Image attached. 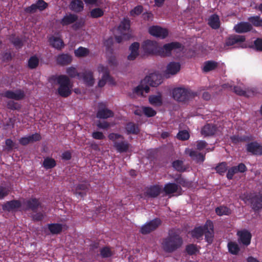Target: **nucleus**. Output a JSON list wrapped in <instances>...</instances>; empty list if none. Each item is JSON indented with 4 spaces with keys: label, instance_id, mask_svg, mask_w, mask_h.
I'll use <instances>...</instances> for the list:
<instances>
[{
    "label": "nucleus",
    "instance_id": "55",
    "mask_svg": "<svg viewBox=\"0 0 262 262\" xmlns=\"http://www.w3.org/2000/svg\"><path fill=\"white\" fill-rule=\"evenodd\" d=\"M143 11V7L141 5H138L132 9L130 12V15L133 17L139 15Z\"/></svg>",
    "mask_w": 262,
    "mask_h": 262
},
{
    "label": "nucleus",
    "instance_id": "39",
    "mask_svg": "<svg viewBox=\"0 0 262 262\" xmlns=\"http://www.w3.org/2000/svg\"><path fill=\"white\" fill-rule=\"evenodd\" d=\"M149 103L155 106H161L162 104V99L161 94L158 95H151L149 97Z\"/></svg>",
    "mask_w": 262,
    "mask_h": 262
},
{
    "label": "nucleus",
    "instance_id": "6",
    "mask_svg": "<svg viewBox=\"0 0 262 262\" xmlns=\"http://www.w3.org/2000/svg\"><path fill=\"white\" fill-rule=\"evenodd\" d=\"M3 96L10 99L19 101L24 99L25 97V93L21 89H17L15 91L7 90L3 94Z\"/></svg>",
    "mask_w": 262,
    "mask_h": 262
},
{
    "label": "nucleus",
    "instance_id": "2",
    "mask_svg": "<svg viewBox=\"0 0 262 262\" xmlns=\"http://www.w3.org/2000/svg\"><path fill=\"white\" fill-rule=\"evenodd\" d=\"M59 87L57 89L58 94L63 97L67 98L72 94V84L68 76L60 75L56 78Z\"/></svg>",
    "mask_w": 262,
    "mask_h": 262
},
{
    "label": "nucleus",
    "instance_id": "24",
    "mask_svg": "<svg viewBox=\"0 0 262 262\" xmlns=\"http://www.w3.org/2000/svg\"><path fill=\"white\" fill-rule=\"evenodd\" d=\"M90 185L88 183H84L78 184L76 188L75 193L81 198L86 196L87 192L89 190Z\"/></svg>",
    "mask_w": 262,
    "mask_h": 262
},
{
    "label": "nucleus",
    "instance_id": "53",
    "mask_svg": "<svg viewBox=\"0 0 262 262\" xmlns=\"http://www.w3.org/2000/svg\"><path fill=\"white\" fill-rule=\"evenodd\" d=\"M39 64V59L38 58L35 56H31L29 60H28V67L31 69H35Z\"/></svg>",
    "mask_w": 262,
    "mask_h": 262
},
{
    "label": "nucleus",
    "instance_id": "56",
    "mask_svg": "<svg viewBox=\"0 0 262 262\" xmlns=\"http://www.w3.org/2000/svg\"><path fill=\"white\" fill-rule=\"evenodd\" d=\"M190 135L186 130H180L177 135V138L180 140L185 141L189 138Z\"/></svg>",
    "mask_w": 262,
    "mask_h": 262
},
{
    "label": "nucleus",
    "instance_id": "34",
    "mask_svg": "<svg viewBox=\"0 0 262 262\" xmlns=\"http://www.w3.org/2000/svg\"><path fill=\"white\" fill-rule=\"evenodd\" d=\"M129 144L127 141H121L120 142H115L114 146L119 152H124L127 151Z\"/></svg>",
    "mask_w": 262,
    "mask_h": 262
},
{
    "label": "nucleus",
    "instance_id": "35",
    "mask_svg": "<svg viewBox=\"0 0 262 262\" xmlns=\"http://www.w3.org/2000/svg\"><path fill=\"white\" fill-rule=\"evenodd\" d=\"M157 78V76L156 74H151L148 76H146L144 81L150 86L156 87L161 83L160 79L158 80Z\"/></svg>",
    "mask_w": 262,
    "mask_h": 262
},
{
    "label": "nucleus",
    "instance_id": "15",
    "mask_svg": "<svg viewBox=\"0 0 262 262\" xmlns=\"http://www.w3.org/2000/svg\"><path fill=\"white\" fill-rule=\"evenodd\" d=\"M148 32L150 35L162 39L166 38L168 34L167 29H163L158 26L149 27Z\"/></svg>",
    "mask_w": 262,
    "mask_h": 262
},
{
    "label": "nucleus",
    "instance_id": "20",
    "mask_svg": "<svg viewBox=\"0 0 262 262\" xmlns=\"http://www.w3.org/2000/svg\"><path fill=\"white\" fill-rule=\"evenodd\" d=\"M98 72L99 73H104L105 75V79L106 82L108 83L109 84L114 85L116 84V82L115 81L113 77L110 75V70L108 68L107 66H104L103 65L100 64L98 66Z\"/></svg>",
    "mask_w": 262,
    "mask_h": 262
},
{
    "label": "nucleus",
    "instance_id": "62",
    "mask_svg": "<svg viewBox=\"0 0 262 262\" xmlns=\"http://www.w3.org/2000/svg\"><path fill=\"white\" fill-rule=\"evenodd\" d=\"M8 188L0 185V200L4 199L9 193Z\"/></svg>",
    "mask_w": 262,
    "mask_h": 262
},
{
    "label": "nucleus",
    "instance_id": "13",
    "mask_svg": "<svg viewBox=\"0 0 262 262\" xmlns=\"http://www.w3.org/2000/svg\"><path fill=\"white\" fill-rule=\"evenodd\" d=\"M237 235L238 237V241L239 243L246 246H248L250 244L252 235L248 230L243 229L238 231Z\"/></svg>",
    "mask_w": 262,
    "mask_h": 262
},
{
    "label": "nucleus",
    "instance_id": "28",
    "mask_svg": "<svg viewBox=\"0 0 262 262\" xmlns=\"http://www.w3.org/2000/svg\"><path fill=\"white\" fill-rule=\"evenodd\" d=\"M72 56L68 54H61L58 55L57 57V63L61 66L68 65L72 62Z\"/></svg>",
    "mask_w": 262,
    "mask_h": 262
},
{
    "label": "nucleus",
    "instance_id": "10",
    "mask_svg": "<svg viewBox=\"0 0 262 262\" xmlns=\"http://www.w3.org/2000/svg\"><path fill=\"white\" fill-rule=\"evenodd\" d=\"M182 45L179 42H171L165 44L162 48L159 49V52H165L162 55L164 56H169L171 55V52L172 50L180 49Z\"/></svg>",
    "mask_w": 262,
    "mask_h": 262
},
{
    "label": "nucleus",
    "instance_id": "52",
    "mask_svg": "<svg viewBox=\"0 0 262 262\" xmlns=\"http://www.w3.org/2000/svg\"><path fill=\"white\" fill-rule=\"evenodd\" d=\"M66 72L71 78H75L77 77L79 79H80L81 73H78L76 68L74 67H71L68 68L66 70Z\"/></svg>",
    "mask_w": 262,
    "mask_h": 262
},
{
    "label": "nucleus",
    "instance_id": "19",
    "mask_svg": "<svg viewBox=\"0 0 262 262\" xmlns=\"http://www.w3.org/2000/svg\"><path fill=\"white\" fill-rule=\"evenodd\" d=\"M48 41L51 46L57 50H61L64 47L63 40L59 37L51 36L49 38Z\"/></svg>",
    "mask_w": 262,
    "mask_h": 262
},
{
    "label": "nucleus",
    "instance_id": "25",
    "mask_svg": "<svg viewBox=\"0 0 262 262\" xmlns=\"http://www.w3.org/2000/svg\"><path fill=\"white\" fill-rule=\"evenodd\" d=\"M125 129L127 135H137L139 134L140 129L138 124L133 122H129L126 123Z\"/></svg>",
    "mask_w": 262,
    "mask_h": 262
},
{
    "label": "nucleus",
    "instance_id": "18",
    "mask_svg": "<svg viewBox=\"0 0 262 262\" xmlns=\"http://www.w3.org/2000/svg\"><path fill=\"white\" fill-rule=\"evenodd\" d=\"M252 29V26L248 22H240L234 27V30L237 33H244L250 32Z\"/></svg>",
    "mask_w": 262,
    "mask_h": 262
},
{
    "label": "nucleus",
    "instance_id": "7",
    "mask_svg": "<svg viewBox=\"0 0 262 262\" xmlns=\"http://www.w3.org/2000/svg\"><path fill=\"white\" fill-rule=\"evenodd\" d=\"M142 48L145 54H150L159 52L158 43L156 41L147 39L143 41Z\"/></svg>",
    "mask_w": 262,
    "mask_h": 262
},
{
    "label": "nucleus",
    "instance_id": "60",
    "mask_svg": "<svg viewBox=\"0 0 262 262\" xmlns=\"http://www.w3.org/2000/svg\"><path fill=\"white\" fill-rule=\"evenodd\" d=\"M100 254L103 258H107L112 256L113 253L109 248L105 247L101 249Z\"/></svg>",
    "mask_w": 262,
    "mask_h": 262
},
{
    "label": "nucleus",
    "instance_id": "49",
    "mask_svg": "<svg viewBox=\"0 0 262 262\" xmlns=\"http://www.w3.org/2000/svg\"><path fill=\"white\" fill-rule=\"evenodd\" d=\"M185 251L189 255L195 254L199 251L196 245L190 244L186 246Z\"/></svg>",
    "mask_w": 262,
    "mask_h": 262
},
{
    "label": "nucleus",
    "instance_id": "50",
    "mask_svg": "<svg viewBox=\"0 0 262 262\" xmlns=\"http://www.w3.org/2000/svg\"><path fill=\"white\" fill-rule=\"evenodd\" d=\"M248 19L254 26L262 27V19L259 16H251Z\"/></svg>",
    "mask_w": 262,
    "mask_h": 262
},
{
    "label": "nucleus",
    "instance_id": "64",
    "mask_svg": "<svg viewBox=\"0 0 262 262\" xmlns=\"http://www.w3.org/2000/svg\"><path fill=\"white\" fill-rule=\"evenodd\" d=\"M237 172L235 166H233L228 169L226 177L228 180H232L234 175Z\"/></svg>",
    "mask_w": 262,
    "mask_h": 262
},
{
    "label": "nucleus",
    "instance_id": "43",
    "mask_svg": "<svg viewBox=\"0 0 262 262\" xmlns=\"http://www.w3.org/2000/svg\"><path fill=\"white\" fill-rule=\"evenodd\" d=\"M130 26V20L128 18H124L120 23L118 30L121 31H126L129 30Z\"/></svg>",
    "mask_w": 262,
    "mask_h": 262
},
{
    "label": "nucleus",
    "instance_id": "32",
    "mask_svg": "<svg viewBox=\"0 0 262 262\" xmlns=\"http://www.w3.org/2000/svg\"><path fill=\"white\" fill-rule=\"evenodd\" d=\"M208 25L213 29H217L220 27V20L216 14L211 15L208 19Z\"/></svg>",
    "mask_w": 262,
    "mask_h": 262
},
{
    "label": "nucleus",
    "instance_id": "46",
    "mask_svg": "<svg viewBox=\"0 0 262 262\" xmlns=\"http://www.w3.org/2000/svg\"><path fill=\"white\" fill-rule=\"evenodd\" d=\"M104 15V11L100 8H96L91 10L90 16L92 18H97Z\"/></svg>",
    "mask_w": 262,
    "mask_h": 262
},
{
    "label": "nucleus",
    "instance_id": "41",
    "mask_svg": "<svg viewBox=\"0 0 262 262\" xmlns=\"http://www.w3.org/2000/svg\"><path fill=\"white\" fill-rule=\"evenodd\" d=\"M56 161L54 159L50 157L45 158L42 163L43 167L46 169L53 168L56 166Z\"/></svg>",
    "mask_w": 262,
    "mask_h": 262
},
{
    "label": "nucleus",
    "instance_id": "63",
    "mask_svg": "<svg viewBox=\"0 0 262 262\" xmlns=\"http://www.w3.org/2000/svg\"><path fill=\"white\" fill-rule=\"evenodd\" d=\"M11 42L16 48H21L23 46L22 40L19 37H15L11 39Z\"/></svg>",
    "mask_w": 262,
    "mask_h": 262
},
{
    "label": "nucleus",
    "instance_id": "23",
    "mask_svg": "<svg viewBox=\"0 0 262 262\" xmlns=\"http://www.w3.org/2000/svg\"><path fill=\"white\" fill-rule=\"evenodd\" d=\"M78 16L73 13H69L64 15L60 20V24L62 26H68L74 23L78 20Z\"/></svg>",
    "mask_w": 262,
    "mask_h": 262
},
{
    "label": "nucleus",
    "instance_id": "17",
    "mask_svg": "<svg viewBox=\"0 0 262 262\" xmlns=\"http://www.w3.org/2000/svg\"><path fill=\"white\" fill-rule=\"evenodd\" d=\"M181 69V64L178 62L172 61L169 62L165 72V75L169 77V75H174L177 74Z\"/></svg>",
    "mask_w": 262,
    "mask_h": 262
},
{
    "label": "nucleus",
    "instance_id": "61",
    "mask_svg": "<svg viewBox=\"0 0 262 262\" xmlns=\"http://www.w3.org/2000/svg\"><path fill=\"white\" fill-rule=\"evenodd\" d=\"M85 22L82 19L76 20L74 23L73 24L72 28L74 30H77L82 28L84 25Z\"/></svg>",
    "mask_w": 262,
    "mask_h": 262
},
{
    "label": "nucleus",
    "instance_id": "38",
    "mask_svg": "<svg viewBox=\"0 0 262 262\" xmlns=\"http://www.w3.org/2000/svg\"><path fill=\"white\" fill-rule=\"evenodd\" d=\"M205 232V228L204 226H199L195 227L191 231V235L193 237L197 239H200L202 237Z\"/></svg>",
    "mask_w": 262,
    "mask_h": 262
},
{
    "label": "nucleus",
    "instance_id": "29",
    "mask_svg": "<svg viewBox=\"0 0 262 262\" xmlns=\"http://www.w3.org/2000/svg\"><path fill=\"white\" fill-rule=\"evenodd\" d=\"M217 128L215 125L212 124H207L204 125L201 130V134L205 136L213 135L216 132Z\"/></svg>",
    "mask_w": 262,
    "mask_h": 262
},
{
    "label": "nucleus",
    "instance_id": "37",
    "mask_svg": "<svg viewBox=\"0 0 262 262\" xmlns=\"http://www.w3.org/2000/svg\"><path fill=\"white\" fill-rule=\"evenodd\" d=\"M218 66V63L213 60H208L204 63L203 71L204 72H208L209 71L215 70Z\"/></svg>",
    "mask_w": 262,
    "mask_h": 262
},
{
    "label": "nucleus",
    "instance_id": "51",
    "mask_svg": "<svg viewBox=\"0 0 262 262\" xmlns=\"http://www.w3.org/2000/svg\"><path fill=\"white\" fill-rule=\"evenodd\" d=\"M216 172L220 175H223L227 170V164L225 162L219 163L215 167Z\"/></svg>",
    "mask_w": 262,
    "mask_h": 262
},
{
    "label": "nucleus",
    "instance_id": "27",
    "mask_svg": "<svg viewBox=\"0 0 262 262\" xmlns=\"http://www.w3.org/2000/svg\"><path fill=\"white\" fill-rule=\"evenodd\" d=\"M69 8L72 11L79 13L83 11L84 4L81 0H72L69 5Z\"/></svg>",
    "mask_w": 262,
    "mask_h": 262
},
{
    "label": "nucleus",
    "instance_id": "4",
    "mask_svg": "<svg viewBox=\"0 0 262 262\" xmlns=\"http://www.w3.org/2000/svg\"><path fill=\"white\" fill-rule=\"evenodd\" d=\"M41 207V203L39 199L31 197L25 200L23 203V208L25 211H31L36 212L38 209Z\"/></svg>",
    "mask_w": 262,
    "mask_h": 262
},
{
    "label": "nucleus",
    "instance_id": "22",
    "mask_svg": "<svg viewBox=\"0 0 262 262\" xmlns=\"http://www.w3.org/2000/svg\"><path fill=\"white\" fill-rule=\"evenodd\" d=\"M82 78L84 83L89 86H92L94 84L93 73L91 71H85L81 73L80 79Z\"/></svg>",
    "mask_w": 262,
    "mask_h": 262
},
{
    "label": "nucleus",
    "instance_id": "36",
    "mask_svg": "<svg viewBox=\"0 0 262 262\" xmlns=\"http://www.w3.org/2000/svg\"><path fill=\"white\" fill-rule=\"evenodd\" d=\"M48 226L49 231L53 234H58L62 230V225L58 223L49 224Z\"/></svg>",
    "mask_w": 262,
    "mask_h": 262
},
{
    "label": "nucleus",
    "instance_id": "16",
    "mask_svg": "<svg viewBox=\"0 0 262 262\" xmlns=\"http://www.w3.org/2000/svg\"><path fill=\"white\" fill-rule=\"evenodd\" d=\"M248 200L254 211H258L262 209V194H255L250 198Z\"/></svg>",
    "mask_w": 262,
    "mask_h": 262
},
{
    "label": "nucleus",
    "instance_id": "8",
    "mask_svg": "<svg viewBox=\"0 0 262 262\" xmlns=\"http://www.w3.org/2000/svg\"><path fill=\"white\" fill-rule=\"evenodd\" d=\"M48 7V4L43 0H37L35 4L25 8L26 13H33L37 10L42 11Z\"/></svg>",
    "mask_w": 262,
    "mask_h": 262
},
{
    "label": "nucleus",
    "instance_id": "21",
    "mask_svg": "<svg viewBox=\"0 0 262 262\" xmlns=\"http://www.w3.org/2000/svg\"><path fill=\"white\" fill-rule=\"evenodd\" d=\"M245 40L246 38L244 35H233L226 39L225 45L226 46H231L236 43L243 42Z\"/></svg>",
    "mask_w": 262,
    "mask_h": 262
},
{
    "label": "nucleus",
    "instance_id": "42",
    "mask_svg": "<svg viewBox=\"0 0 262 262\" xmlns=\"http://www.w3.org/2000/svg\"><path fill=\"white\" fill-rule=\"evenodd\" d=\"M227 247L229 252L233 255H237L240 250L238 245L234 242H228Z\"/></svg>",
    "mask_w": 262,
    "mask_h": 262
},
{
    "label": "nucleus",
    "instance_id": "59",
    "mask_svg": "<svg viewBox=\"0 0 262 262\" xmlns=\"http://www.w3.org/2000/svg\"><path fill=\"white\" fill-rule=\"evenodd\" d=\"M35 213L31 215L32 220L34 222L41 221L46 216L45 213L41 212H36Z\"/></svg>",
    "mask_w": 262,
    "mask_h": 262
},
{
    "label": "nucleus",
    "instance_id": "48",
    "mask_svg": "<svg viewBox=\"0 0 262 262\" xmlns=\"http://www.w3.org/2000/svg\"><path fill=\"white\" fill-rule=\"evenodd\" d=\"M249 47L256 51L262 52V38H256L254 41L253 44L249 46Z\"/></svg>",
    "mask_w": 262,
    "mask_h": 262
},
{
    "label": "nucleus",
    "instance_id": "5",
    "mask_svg": "<svg viewBox=\"0 0 262 262\" xmlns=\"http://www.w3.org/2000/svg\"><path fill=\"white\" fill-rule=\"evenodd\" d=\"M162 224L159 218H155L143 225L140 229V232L142 234H147L157 229Z\"/></svg>",
    "mask_w": 262,
    "mask_h": 262
},
{
    "label": "nucleus",
    "instance_id": "57",
    "mask_svg": "<svg viewBox=\"0 0 262 262\" xmlns=\"http://www.w3.org/2000/svg\"><path fill=\"white\" fill-rule=\"evenodd\" d=\"M234 92L235 93H236L237 95L239 96H243L245 97H250V94L249 91H246L245 90H243L240 86H235L233 88Z\"/></svg>",
    "mask_w": 262,
    "mask_h": 262
},
{
    "label": "nucleus",
    "instance_id": "30",
    "mask_svg": "<svg viewBox=\"0 0 262 262\" xmlns=\"http://www.w3.org/2000/svg\"><path fill=\"white\" fill-rule=\"evenodd\" d=\"M188 154L192 159L195 161L197 163H202L205 159V154H203L201 152H198L196 151L193 150H189Z\"/></svg>",
    "mask_w": 262,
    "mask_h": 262
},
{
    "label": "nucleus",
    "instance_id": "45",
    "mask_svg": "<svg viewBox=\"0 0 262 262\" xmlns=\"http://www.w3.org/2000/svg\"><path fill=\"white\" fill-rule=\"evenodd\" d=\"M89 50L87 48L80 47L74 51V54L77 57H85L89 54Z\"/></svg>",
    "mask_w": 262,
    "mask_h": 262
},
{
    "label": "nucleus",
    "instance_id": "54",
    "mask_svg": "<svg viewBox=\"0 0 262 262\" xmlns=\"http://www.w3.org/2000/svg\"><path fill=\"white\" fill-rule=\"evenodd\" d=\"M7 107L11 110H19L21 108V105L13 100H10L7 103Z\"/></svg>",
    "mask_w": 262,
    "mask_h": 262
},
{
    "label": "nucleus",
    "instance_id": "1",
    "mask_svg": "<svg viewBox=\"0 0 262 262\" xmlns=\"http://www.w3.org/2000/svg\"><path fill=\"white\" fill-rule=\"evenodd\" d=\"M183 243L182 238L176 232H169L162 242L163 250L167 253H172L179 249Z\"/></svg>",
    "mask_w": 262,
    "mask_h": 262
},
{
    "label": "nucleus",
    "instance_id": "44",
    "mask_svg": "<svg viewBox=\"0 0 262 262\" xmlns=\"http://www.w3.org/2000/svg\"><path fill=\"white\" fill-rule=\"evenodd\" d=\"M215 212L219 216L228 215L231 214V210L225 206H220L215 208Z\"/></svg>",
    "mask_w": 262,
    "mask_h": 262
},
{
    "label": "nucleus",
    "instance_id": "33",
    "mask_svg": "<svg viewBox=\"0 0 262 262\" xmlns=\"http://www.w3.org/2000/svg\"><path fill=\"white\" fill-rule=\"evenodd\" d=\"M230 139L233 144H236L239 142H249L252 139L251 136H249L233 135L230 137Z\"/></svg>",
    "mask_w": 262,
    "mask_h": 262
},
{
    "label": "nucleus",
    "instance_id": "26",
    "mask_svg": "<svg viewBox=\"0 0 262 262\" xmlns=\"http://www.w3.org/2000/svg\"><path fill=\"white\" fill-rule=\"evenodd\" d=\"M161 187L159 185H155L148 188L145 192L146 195L149 198L157 197L161 193Z\"/></svg>",
    "mask_w": 262,
    "mask_h": 262
},
{
    "label": "nucleus",
    "instance_id": "3",
    "mask_svg": "<svg viewBox=\"0 0 262 262\" xmlns=\"http://www.w3.org/2000/svg\"><path fill=\"white\" fill-rule=\"evenodd\" d=\"M172 97L179 102H186L195 96L191 91L183 88H176L172 90Z\"/></svg>",
    "mask_w": 262,
    "mask_h": 262
},
{
    "label": "nucleus",
    "instance_id": "11",
    "mask_svg": "<svg viewBox=\"0 0 262 262\" xmlns=\"http://www.w3.org/2000/svg\"><path fill=\"white\" fill-rule=\"evenodd\" d=\"M21 206H23V204L20 201L18 200H13L5 202L2 205V209L4 211L8 212L16 211Z\"/></svg>",
    "mask_w": 262,
    "mask_h": 262
},
{
    "label": "nucleus",
    "instance_id": "9",
    "mask_svg": "<svg viewBox=\"0 0 262 262\" xmlns=\"http://www.w3.org/2000/svg\"><path fill=\"white\" fill-rule=\"evenodd\" d=\"M114 113L112 111L106 108V105L103 102L99 103L98 110L96 114V117L99 119H107L113 117Z\"/></svg>",
    "mask_w": 262,
    "mask_h": 262
},
{
    "label": "nucleus",
    "instance_id": "31",
    "mask_svg": "<svg viewBox=\"0 0 262 262\" xmlns=\"http://www.w3.org/2000/svg\"><path fill=\"white\" fill-rule=\"evenodd\" d=\"M179 189L181 188L176 183H168L164 185L163 190L166 194H170L177 192Z\"/></svg>",
    "mask_w": 262,
    "mask_h": 262
},
{
    "label": "nucleus",
    "instance_id": "40",
    "mask_svg": "<svg viewBox=\"0 0 262 262\" xmlns=\"http://www.w3.org/2000/svg\"><path fill=\"white\" fill-rule=\"evenodd\" d=\"M174 179V181L176 182V184H178L180 187L182 186L184 187H187L190 185L189 181L183 178L180 174L176 175Z\"/></svg>",
    "mask_w": 262,
    "mask_h": 262
},
{
    "label": "nucleus",
    "instance_id": "14",
    "mask_svg": "<svg viewBox=\"0 0 262 262\" xmlns=\"http://www.w3.org/2000/svg\"><path fill=\"white\" fill-rule=\"evenodd\" d=\"M246 150L253 155H262V145L257 141L251 142L246 145Z\"/></svg>",
    "mask_w": 262,
    "mask_h": 262
},
{
    "label": "nucleus",
    "instance_id": "47",
    "mask_svg": "<svg viewBox=\"0 0 262 262\" xmlns=\"http://www.w3.org/2000/svg\"><path fill=\"white\" fill-rule=\"evenodd\" d=\"M172 165L178 171L184 172L186 170V168L183 164V162L181 160H177L174 161L172 163Z\"/></svg>",
    "mask_w": 262,
    "mask_h": 262
},
{
    "label": "nucleus",
    "instance_id": "12",
    "mask_svg": "<svg viewBox=\"0 0 262 262\" xmlns=\"http://www.w3.org/2000/svg\"><path fill=\"white\" fill-rule=\"evenodd\" d=\"M205 240L208 244H211L213 242V224L210 220H207L204 225Z\"/></svg>",
    "mask_w": 262,
    "mask_h": 262
},
{
    "label": "nucleus",
    "instance_id": "58",
    "mask_svg": "<svg viewBox=\"0 0 262 262\" xmlns=\"http://www.w3.org/2000/svg\"><path fill=\"white\" fill-rule=\"evenodd\" d=\"M144 114L147 117L155 116L157 113L155 110L150 107L143 106Z\"/></svg>",
    "mask_w": 262,
    "mask_h": 262
}]
</instances>
